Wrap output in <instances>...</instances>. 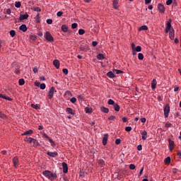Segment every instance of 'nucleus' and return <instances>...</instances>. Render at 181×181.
Here are the masks:
<instances>
[{
    "label": "nucleus",
    "mask_w": 181,
    "mask_h": 181,
    "mask_svg": "<svg viewBox=\"0 0 181 181\" xmlns=\"http://www.w3.org/2000/svg\"><path fill=\"white\" fill-rule=\"evenodd\" d=\"M169 33V37L170 40H173L175 39V30L173 28H172V24L170 23V21H168L167 23L166 27H165V33Z\"/></svg>",
    "instance_id": "obj_1"
},
{
    "label": "nucleus",
    "mask_w": 181,
    "mask_h": 181,
    "mask_svg": "<svg viewBox=\"0 0 181 181\" xmlns=\"http://www.w3.org/2000/svg\"><path fill=\"white\" fill-rule=\"evenodd\" d=\"M42 174L49 179V180H56L57 179V174L53 173L49 170H45L42 172Z\"/></svg>",
    "instance_id": "obj_2"
},
{
    "label": "nucleus",
    "mask_w": 181,
    "mask_h": 181,
    "mask_svg": "<svg viewBox=\"0 0 181 181\" xmlns=\"http://www.w3.org/2000/svg\"><path fill=\"white\" fill-rule=\"evenodd\" d=\"M45 39L47 42H50L51 43L54 42V38L53 37V36L52 35V34L49 31H47L45 33Z\"/></svg>",
    "instance_id": "obj_3"
},
{
    "label": "nucleus",
    "mask_w": 181,
    "mask_h": 181,
    "mask_svg": "<svg viewBox=\"0 0 181 181\" xmlns=\"http://www.w3.org/2000/svg\"><path fill=\"white\" fill-rule=\"evenodd\" d=\"M24 141L25 142H28V144H30V145H33V146H35V144H36V139L31 137H25Z\"/></svg>",
    "instance_id": "obj_4"
},
{
    "label": "nucleus",
    "mask_w": 181,
    "mask_h": 181,
    "mask_svg": "<svg viewBox=\"0 0 181 181\" xmlns=\"http://www.w3.org/2000/svg\"><path fill=\"white\" fill-rule=\"evenodd\" d=\"M169 112H170V107H169V105H166L164 107V115L165 118H168V117H169Z\"/></svg>",
    "instance_id": "obj_5"
},
{
    "label": "nucleus",
    "mask_w": 181,
    "mask_h": 181,
    "mask_svg": "<svg viewBox=\"0 0 181 181\" xmlns=\"http://www.w3.org/2000/svg\"><path fill=\"white\" fill-rule=\"evenodd\" d=\"M13 163L14 168H18L19 166V158H18V156H15L13 158Z\"/></svg>",
    "instance_id": "obj_6"
},
{
    "label": "nucleus",
    "mask_w": 181,
    "mask_h": 181,
    "mask_svg": "<svg viewBox=\"0 0 181 181\" xmlns=\"http://www.w3.org/2000/svg\"><path fill=\"white\" fill-rule=\"evenodd\" d=\"M142 47L141 46H137L135 49H132L133 56H136V52H141Z\"/></svg>",
    "instance_id": "obj_7"
},
{
    "label": "nucleus",
    "mask_w": 181,
    "mask_h": 181,
    "mask_svg": "<svg viewBox=\"0 0 181 181\" xmlns=\"http://www.w3.org/2000/svg\"><path fill=\"white\" fill-rule=\"evenodd\" d=\"M53 94H54V87H52L49 91L48 97L50 100L53 98Z\"/></svg>",
    "instance_id": "obj_8"
},
{
    "label": "nucleus",
    "mask_w": 181,
    "mask_h": 181,
    "mask_svg": "<svg viewBox=\"0 0 181 181\" xmlns=\"http://www.w3.org/2000/svg\"><path fill=\"white\" fill-rule=\"evenodd\" d=\"M62 168L64 173H67L69 172V167L67 166V163L65 162L62 163Z\"/></svg>",
    "instance_id": "obj_9"
},
{
    "label": "nucleus",
    "mask_w": 181,
    "mask_h": 181,
    "mask_svg": "<svg viewBox=\"0 0 181 181\" xmlns=\"http://www.w3.org/2000/svg\"><path fill=\"white\" fill-rule=\"evenodd\" d=\"M170 151H173V147L175 146V141H172L170 139H168Z\"/></svg>",
    "instance_id": "obj_10"
},
{
    "label": "nucleus",
    "mask_w": 181,
    "mask_h": 181,
    "mask_svg": "<svg viewBox=\"0 0 181 181\" xmlns=\"http://www.w3.org/2000/svg\"><path fill=\"white\" fill-rule=\"evenodd\" d=\"M108 141V134H105L103 136V145H104V146H105V145H107V142Z\"/></svg>",
    "instance_id": "obj_11"
},
{
    "label": "nucleus",
    "mask_w": 181,
    "mask_h": 181,
    "mask_svg": "<svg viewBox=\"0 0 181 181\" xmlns=\"http://www.w3.org/2000/svg\"><path fill=\"white\" fill-rule=\"evenodd\" d=\"M53 64H54V66H55L56 69L60 68V62L58 59L54 60Z\"/></svg>",
    "instance_id": "obj_12"
},
{
    "label": "nucleus",
    "mask_w": 181,
    "mask_h": 181,
    "mask_svg": "<svg viewBox=\"0 0 181 181\" xmlns=\"http://www.w3.org/2000/svg\"><path fill=\"white\" fill-rule=\"evenodd\" d=\"M28 18H29V15L28 13L21 15L19 17V21H25V19H28Z\"/></svg>",
    "instance_id": "obj_13"
},
{
    "label": "nucleus",
    "mask_w": 181,
    "mask_h": 181,
    "mask_svg": "<svg viewBox=\"0 0 181 181\" xmlns=\"http://www.w3.org/2000/svg\"><path fill=\"white\" fill-rule=\"evenodd\" d=\"M159 12H160V13H165V6H163V4H159Z\"/></svg>",
    "instance_id": "obj_14"
},
{
    "label": "nucleus",
    "mask_w": 181,
    "mask_h": 181,
    "mask_svg": "<svg viewBox=\"0 0 181 181\" xmlns=\"http://www.w3.org/2000/svg\"><path fill=\"white\" fill-rule=\"evenodd\" d=\"M112 4H113V8L115 9H118L119 6H118V0H113L112 1Z\"/></svg>",
    "instance_id": "obj_15"
},
{
    "label": "nucleus",
    "mask_w": 181,
    "mask_h": 181,
    "mask_svg": "<svg viewBox=\"0 0 181 181\" xmlns=\"http://www.w3.org/2000/svg\"><path fill=\"white\" fill-rule=\"evenodd\" d=\"M47 153L49 156H51L52 158H55V156H57L58 155L57 152L52 153L50 151H48Z\"/></svg>",
    "instance_id": "obj_16"
},
{
    "label": "nucleus",
    "mask_w": 181,
    "mask_h": 181,
    "mask_svg": "<svg viewBox=\"0 0 181 181\" xmlns=\"http://www.w3.org/2000/svg\"><path fill=\"white\" fill-rule=\"evenodd\" d=\"M19 29L23 32H26V30H28V27H26V25L23 24L22 25L20 26Z\"/></svg>",
    "instance_id": "obj_17"
},
{
    "label": "nucleus",
    "mask_w": 181,
    "mask_h": 181,
    "mask_svg": "<svg viewBox=\"0 0 181 181\" xmlns=\"http://www.w3.org/2000/svg\"><path fill=\"white\" fill-rule=\"evenodd\" d=\"M32 134H33V130L30 129L27 132H25L23 134H22V136H25V135H32Z\"/></svg>",
    "instance_id": "obj_18"
},
{
    "label": "nucleus",
    "mask_w": 181,
    "mask_h": 181,
    "mask_svg": "<svg viewBox=\"0 0 181 181\" xmlns=\"http://www.w3.org/2000/svg\"><path fill=\"white\" fill-rule=\"evenodd\" d=\"M100 110L102 112H105V114H108V112H110V110L105 107H102Z\"/></svg>",
    "instance_id": "obj_19"
},
{
    "label": "nucleus",
    "mask_w": 181,
    "mask_h": 181,
    "mask_svg": "<svg viewBox=\"0 0 181 181\" xmlns=\"http://www.w3.org/2000/svg\"><path fill=\"white\" fill-rule=\"evenodd\" d=\"M107 77H110V78H114L115 77V74L112 71H109L107 73Z\"/></svg>",
    "instance_id": "obj_20"
},
{
    "label": "nucleus",
    "mask_w": 181,
    "mask_h": 181,
    "mask_svg": "<svg viewBox=\"0 0 181 181\" xmlns=\"http://www.w3.org/2000/svg\"><path fill=\"white\" fill-rule=\"evenodd\" d=\"M61 29L62 30V32H67L69 30V27H67V25H62L61 27Z\"/></svg>",
    "instance_id": "obj_21"
},
{
    "label": "nucleus",
    "mask_w": 181,
    "mask_h": 181,
    "mask_svg": "<svg viewBox=\"0 0 181 181\" xmlns=\"http://www.w3.org/2000/svg\"><path fill=\"white\" fill-rule=\"evenodd\" d=\"M141 135H142V139H143V141H146V136L148 135V133L146 132V131H144V132L141 133Z\"/></svg>",
    "instance_id": "obj_22"
},
{
    "label": "nucleus",
    "mask_w": 181,
    "mask_h": 181,
    "mask_svg": "<svg viewBox=\"0 0 181 181\" xmlns=\"http://www.w3.org/2000/svg\"><path fill=\"white\" fill-rule=\"evenodd\" d=\"M151 88L153 90H155L156 88V80L153 79L151 83Z\"/></svg>",
    "instance_id": "obj_23"
},
{
    "label": "nucleus",
    "mask_w": 181,
    "mask_h": 181,
    "mask_svg": "<svg viewBox=\"0 0 181 181\" xmlns=\"http://www.w3.org/2000/svg\"><path fill=\"white\" fill-rule=\"evenodd\" d=\"M85 111H86V114H91V112H93V108L86 107Z\"/></svg>",
    "instance_id": "obj_24"
},
{
    "label": "nucleus",
    "mask_w": 181,
    "mask_h": 181,
    "mask_svg": "<svg viewBox=\"0 0 181 181\" xmlns=\"http://www.w3.org/2000/svg\"><path fill=\"white\" fill-rule=\"evenodd\" d=\"M164 163L165 165H169L170 163V157H167L164 160Z\"/></svg>",
    "instance_id": "obj_25"
},
{
    "label": "nucleus",
    "mask_w": 181,
    "mask_h": 181,
    "mask_svg": "<svg viewBox=\"0 0 181 181\" xmlns=\"http://www.w3.org/2000/svg\"><path fill=\"white\" fill-rule=\"evenodd\" d=\"M141 30H148V26L143 25V26L139 28V31L141 32Z\"/></svg>",
    "instance_id": "obj_26"
},
{
    "label": "nucleus",
    "mask_w": 181,
    "mask_h": 181,
    "mask_svg": "<svg viewBox=\"0 0 181 181\" xmlns=\"http://www.w3.org/2000/svg\"><path fill=\"white\" fill-rule=\"evenodd\" d=\"M114 105V108H115V111H117V112H118V111H119V105L115 103L113 105Z\"/></svg>",
    "instance_id": "obj_27"
},
{
    "label": "nucleus",
    "mask_w": 181,
    "mask_h": 181,
    "mask_svg": "<svg viewBox=\"0 0 181 181\" xmlns=\"http://www.w3.org/2000/svg\"><path fill=\"white\" fill-rule=\"evenodd\" d=\"M66 111L67 112H69V114H71V115H74L75 112H74L73 109L70 108V107H67L66 108Z\"/></svg>",
    "instance_id": "obj_28"
},
{
    "label": "nucleus",
    "mask_w": 181,
    "mask_h": 181,
    "mask_svg": "<svg viewBox=\"0 0 181 181\" xmlns=\"http://www.w3.org/2000/svg\"><path fill=\"white\" fill-rule=\"evenodd\" d=\"M97 59H98L99 60H103V59H105L104 54H98L97 55Z\"/></svg>",
    "instance_id": "obj_29"
},
{
    "label": "nucleus",
    "mask_w": 181,
    "mask_h": 181,
    "mask_svg": "<svg viewBox=\"0 0 181 181\" xmlns=\"http://www.w3.org/2000/svg\"><path fill=\"white\" fill-rule=\"evenodd\" d=\"M10 35L11 36V37H15V36H16V32H15V30H11L10 31Z\"/></svg>",
    "instance_id": "obj_30"
},
{
    "label": "nucleus",
    "mask_w": 181,
    "mask_h": 181,
    "mask_svg": "<svg viewBox=\"0 0 181 181\" xmlns=\"http://www.w3.org/2000/svg\"><path fill=\"white\" fill-rule=\"evenodd\" d=\"M113 73H116V74H121L124 73V71H122V70H119V69H114Z\"/></svg>",
    "instance_id": "obj_31"
},
{
    "label": "nucleus",
    "mask_w": 181,
    "mask_h": 181,
    "mask_svg": "<svg viewBox=\"0 0 181 181\" xmlns=\"http://www.w3.org/2000/svg\"><path fill=\"white\" fill-rule=\"evenodd\" d=\"M18 83H19V86H23V84H25V79L23 78L19 79Z\"/></svg>",
    "instance_id": "obj_32"
},
{
    "label": "nucleus",
    "mask_w": 181,
    "mask_h": 181,
    "mask_svg": "<svg viewBox=\"0 0 181 181\" xmlns=\"http://www.w3.org/2000/svg\"><path fill=\"white\" fill-rule=\"evenodd\" d=\"M138 59H139V60H144V54H142V53H139V54H138Z\"/></svg>",
    "instance_id": "obj_33"
},
{
    "label": "nucleus",
    "mask_w": 181,
    "mask_h": 181,
    "mask_svg": "<svg viewBox=\"0 0 181 181\" xmlns=\"http://www.w3.org/2000/svg\"><path fill=\"white\" fill-rule=\"evenodd\" d=\"M107 104L109 105H114L115 104V102H114V100H112V99H110L107 102Z\"/></svg>",
    "instance_id": "obj_34"
},
{
    "label": "nucleus",
    "mask_w": 181,
    "mask_h": 181,
    "mask_svg": "<svg viewBox=\"0 0 181 181\" xmlns=\"http://www.w3.org/2000/svg\"><path fill=\"white\" fill-rule=\"evenodd\" d=\"M98 163H99V165H101L102 166H104V165H105V162H104V160H99Z\"/></svg>",
    "instance_id": "obj_35"
},
{
    "label": "nucleus",
    "mask_w": 181,
    "mask_h": 181,
    "mask_svg": "<svg viewBox=\"0 0 181 181\" xmlns=\"http://www.w3.org/2000/svg\"><path fill=\"white\" fill-rule=\"evenodd\" d=\"M62 71H63L64 74H65L66 76H67L69 74V70L67 69H63Z\"/></svg>",
    "instance_id": "obj_36"
},
{
    "label": "nucleus",
    "mask_w": 181,
    "mask_h": 181,
    "mask_svg": "<svg viewBox=\"0 0 181 181\" xmlns=\"http://www.w3.org/2000/svg\"><path fill=\"white\" fill-rule=\"evenodd\" d=\"M15 6H16V8H21V2L20 1L16 2Z\"/></svg>",
    "instance_id": "obj_37"
},
{
    "label": "nucleus",
    "mask_w": 181,
    "mask_h": 181,
    "mask_svg": "<svg viewBox=\"0 0 181 181\" xmlns=\"http://www.w3.org/2000/svg\"><path fill=\"white\" fill-rule=\"evenodd\" d=\"M33 11H35L36 12H40L42 9L40 7H34Z\"/></svg>",
    "instance_id": "obj_38"
},
{
    "label": "nucleus",
    "mask_w": 181,
    "mask_h": 181,
    "mask_svg": "<svg viewBox=\"0 0 181 181\" xmlns=\"http://www.w3.org/2000/svg\"><path fill=\"white\" fill-rule=\"evenodd\" d=\"M49 141L50 142L52 146H56V144L54 143V141H53L52 139H49Z\"/></svg>",
    "instance_id": "obj_39"
},
{
    "label": "nucleus",
    "mask_w": 181,
    "mask_h": 181,
    "mask_svg": "<svg viewBox=\"0 0 181 181\" xmlns=\"http://www.w3.org/2000/svg\"><path fill=\"white\" fill-rule=\"evenodd\" d=\"M84 33H86V30H83V29H80L78 30V34L79 35H84Z\"/></svg>",
    "instance_id": "obj_40"
},
{
    "label": "nucleus",
    "mask_w": 181,
    "mask_h": 181,
    "mask_svg": "<svg viewBox=\"0 0 181 181\" xmlns=\"http://www.w3.org/2000/svg\"><path fill=\"white\" fill-rule=\"evenodd\" d=\"M0 118H7L6 115L2 113V112H0Z\"/></svg>",
    "instance_id": "obj_41"
},
{
    "label": "nucleus",
    "mask_w": 181,
    "mask_h": 181,
    "mask_svg": "<svg viewBox=\"0 0 181 181\" xmlns=\"http://www.w3.org/2000/svg\"><path fill=\"white\" fill-rule=\"evenodd\" d=\"M32 108H35V110H39V106L37 105L31 104Z\"/></svg>",
    "instance_id": "obj_42"
},
{
    "label": "nucleus",
    "mask_w": 181,
    "mask_h": 181,
    "mask_svg": "<svg viewBox=\"0 0 181 181\" xmlns=\"http://www.w3.org/2000/svg\"><path fill=\"white\" fill-rule=\"evenodd\" d=\"M125 131H127V132H130V131H132V127H127L125 128Z\"/></svg>",
    "instance_id": "obj_43"
},
{
    "label": "nucleus",
    "mask_w": 181,
    "mask_h": 181,
    "mask_svg": "<svg viewBox=\"0 0 181 181\" xmlns=\"http://www.w3.org/2000/svg\"><path fill=\"white\" fill-rule=\"evenodd\" d=\"M41 90H45L46 88V85L45 83H42L40 86Z\"/></svg>",
    "instance_id": "obj_44"
},
{
    "label": "nucleus",
    "mask_w": 181,
    "mask_h": 181,
    "mask_svg": "<svg viewBox=\"0 0 181 181\" xmlns=\"http://www.w3.org/2000/svg\"><path fill=\"white\" fill-rule=\"evenodd\" d=\"M65 95H71V97H73V94H71V92L69 90L66 91Z\"/></svg>",
    "instance_id": "obj_45"
},
{
    "label": "nucleus",
    "mask_w": 181,
    "mask_h": 181,
    "mask_svg": "<svg viewBox=\"0 0 181 181\" xmlns=\"http://www.w3.org/2000/svg\"><path fill=\"white\" fill-rule=\"evenodd\" d=\"M97 45H98V42H97V41L92 42V46L93 47H95V46H97Z\"/></svg>",
    "instance_id": "obj_46"
},
{
    "label": "nucleus",
    "mask_w": 181,
    "mask_h": 181,
    "mask_svg": "<svg viewBox=\"0 0 181 181\" xmlns=\"http://www.w3.org/2000/svg\"><path fill=\"white\" fill-rule=\"evenodd\" d=\"M135 165L134 164H130L129 165V169H131L132 170H134V169H135Z\"/></svg>",
    "instance_id": "obj_47"
},
{
    "label": "nucleus",
    "mask_w": 181,
    "mask_h": 181,
    "mask_svg": "<svg viewBox=\"0 0 181 181\" xmlns=\"http://www.w3.org/2000/svg\"><path fill=\"white\" fill-rule=\"evenodd\" d=\"M47 23H48V25H52V23H53V20L47 19Z\"/></svg>",
    "instance_id": "obj_48"
},
{
    "label": "nucleus",
    "mask_w": 181,
    "mask_h": 181,
    "mask_svg": "<svg viewBox=\"0 0 181 181\" xmlns=\"http://www.w3.org/2000/svg\"><path fill=\"white\" fill-rule=\"evenodd\" d=\"M30 37L31 40H35L37 38V37L36 35H30Z\"/></svg>",
    "instance_id": "obj_49"
},
{
    "label": "nucleus",
    "mask_w": 181,
    "mask_h": 181,
    "mask_svg": "<svg viewBox=\"0 0 181 181\" xmlns=\"http://www.w3.org/2000/svg\"><path fill=\"white\" fill-rule=\"evenodd\" d=\"M76 101H77V99L76 98H71V103H72V104H74Z\"/></svg>",
    "instance_id": "obj_50"
},
{
    "label": "nucleus",
    "mask_w": 181,
    "mask_h": 181,
    "mask_svg": "<svg viewBox=\"0 0 181 181\" xmlns=\"http://www.w3.org/2000/svg\"><path fill=\"white\" fill-rule=\"evenodd\" d=\"M72 29H76L77 28V23H74L71 24Z\"/></svg>",
    "instance_id": "obj_51"
},
{
    "label": "nucleus",
    "mask_w": 181,
    "mask_h": 181,
    "mask_svg": "<svg viewBox=\"0 0 181 181\" xmlns=\"http://www.w3.org/2000/svg\"><path fill=\"white\" fill-rule=\"evenodd\" d=\"M115 144H116V145H119V144H121V139H116Z\"/></svg>",
    "instance_id": "obj_52"
},
{
    "label": "nucleus",
    "mask_w": 181,
    "mask_h": 181,
    "mask_svg": "<svg viewBox=\"0 0 181 181\" xmlns=\"http://www.w3.org/2000/svg\"><path fill=\"white\" fill-rule=\"evenodd\" d=\"M173 1H172V0H168L167 1H166V5H172V3H173Z\"/></svg>",
    "instance_id": "obj_53"
},
{
    "label": "nucleus",
    "mask_w": 181,
    "mask_h": 181,
    "mask_svg": "<svg viewBox=\"0 0 181 181\" xmlns=\"http://www.w3.org/2000/svg\"><path fill=\"white\" fill-rule=\"evenodd\" d=\"M132 46V50H135L136 48H135V43L132 42L131 44Z\"/></svg>",
    "instance_id": "obj_54"
},
{
    "label": "nucleus",
    "mask_w": 181,
    "mask_h": 181,
    "mask_svg": "<svg viewBox=\"0 0 181 181\" xmlns=\"http://www.w3.org/2000/svg\"><path fill=\"white\" fill-rule=\"evenodd\" d=\"M57 15V16H63V11H58Z\"/></svg>",
    "instance_id": "obj_55"
},
{
    "label": "nucleus",
    "mask_w": 181,
    "mask_h": 181,
    "mask_svg": "<svg viewBox=\"0 0 181 181\" xmlns=\"http://www.w3.org/2000/svg\"><path fill=\"white\" fill-rule=\"evenodd\" d=\"M108 119L110 121H112V120L115 119V116H110L108 117Z\"/></svg>",
    "instance_id": "obj_56"
},
{
    "label": "nucleus",
    "mask_w": 181,
    "mask_h": 181,
    "mask_svg": "<svg viewBox=\"0 0 181 181\" xmlns=\"http://www.w3.org/2000/svg\"><path fill=\"white\" fill-rule=\"evenodd\" d=\"M6 95L0 93V98H4V100H6Z\"/></svg>",
    "instance_id": "obj_57"
},
{
    "label": "nucleus",
    "mask_w": 181,
    "mask_h": 181,
    "mask_svg": "<svg viewBox=\"0 0 181 181\" xmlns=\"http://www.w3.org/2000/svg\"><path fill=\"white\" fill-rule=\"evenodd\" d=\"M6 95L0 93V98H4V100H6Z\"/></svg>",
    "instance_id": "obj_58"
},
{
    "label": "nucleus",
    "mask_w": 181,
    "mask_h": 181,
    "mask_svg": "<svg viewBox=\"0 0 181 181\" xmlns=\"http://www.w3.org/2000/svg\"><path fill=\"white\" fill-rule=\"evenodd\" d=\"M141 122H143V124H145V122H146V118L143 117L141 119Z\"/></svg>",
    "instance_id": "obj_59"
},
{
    "label": "nucleus",
    "mask_w": 181,
    "mask_h": 181,
    "mask_svg": "<svg viewBox=\"0 0 181 181\" xmlns=\"http://www.w3.org/2000/svg\"><path fill=\"white\" fill-rule=\"evenodd\" d=\"M137 149H138V151H142V145H139V146H137Z\"/></svg>",
    "instance_id": "obj_60"
},
{
    "label": "nucleus",
    "mask_w": 181,
    "mask_h": 181,
    "mask_svg": "<svg viewBox=\"0 0 181 181\" xmlns=\"http://www.w3.org/2000/svg\"><path fill=\"white\" fill-rule=\"evenodd\" d=\"M43 137L46 138V139H48V141H49V139H50V137H49L48 135L46 134H43Z\"/></svg>",
    "instance_id": "obj_61"
},
{
    "label": "nucleus",
    "mask_w": 181,
    "mask_h": 181,
    "mask_svg": "<svg viewBox=\"0 0 181 181\" xmlns=\"http://www.w3.org/2000/svg\"><path fill=\"white\" fill-rule=\"evenodd\" d=\"M8 15H11V8H8L6 11Z\"/></svg>",
    "instance_id": "obj_62"
},
{
    "label": "nucleus",
    "mask_w": 181,
    "mask_h": 181,
    "mask_svg": "<svg viewBox=\"0 0 181 181\" xmlns=\"http://www.w3.org/2000/svg\"><path fill=\"white\" fill-rule=\"evenodd\" d=\"M144 173V167L141 168L140 173H139V176H141Z\"/></svg>",
    "instance_id": "obj_63"
},
{
    "label": "nucleus",
    "mask_w": 181,
    "mask_h": 181,
    "mask_svg": "<svg viewBox=\"0 0 181 181\" xmlns=\"http://www.w3.org/2000/svg\"><path fill=\"white\" fill-rule=\"evenodd\" d=\"M33 71H34V73H37V67H35V68L33 69Z\"/></svg>",
    "instance_id": "obj_64"
}]
</instances>
